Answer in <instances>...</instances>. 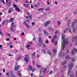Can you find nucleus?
Wrapping results in <instances>:
<instances>
[{
  "label": "nucleus",
  "mask_w": 77,
  "mask_h": 77,
  "mask_svg": "<svg viewBox=\"0 0 77 77\" xmlns=\"http://www.w3.org/2000/svg\"><path fill=\"white\" fill-rule=\"evenodd\" d=\"M29 20L28 19V20H26V22H27L28 23L29 22Z\"/></svg>",
  "instance_id": "obj_54"
},
{
  "label": "nucleus",
  "mask_w": 77,
  "mask_h": 77,
  "mask_svg": "<svg viewBox=\"0 0 77 77\" xmlns=\"http://www.w3.org/2000/svg\"><path fill=\"white\" fill-rule=\"evenodd\" d=\"M26 26L27 27V28H28V29H29V28H30V26H29L28 24H26Z\"/></svg>",
  "instance_id": "obj_34"
},
{
  "label": "nucleus",
  "mask_w": 77,
  "mask_h": 77,
  "mask_svg": "<svg viewBox=\"0 0 77 77\" xmlns=\"http://www.w3.org/2000/svg\"><path fill=\"white\" fill-rule=\"evenodd\" d=\"M32 72H34V71H35V69H32Z\"/></svg>",
  "instance_id": "obj_53"
},
{
  "label": "nucleus",
  "mask_w": 77,
  "mask_h": 77,
  "mask_svg": "<svg viewBox=\"0 0 77 77\" xmlns=\"http://www.w3.org/2000/svg\"><path fill=\"white\" fill-rule=\"evenodd\" d=\"M21 59V56H20L19 57H18L16 59V60H20V59Z\"/></svg>",
  "instance_id": "obj_18"
},
{
  "label": "nucleus",
  "mask_w": 77,
  "mask_h": 77,
  "mask_svg": "<svg viewBox=\"0 0 77 77\" xmlns=\"http://www.w3.org/2000/svg\"><path fill=\"white\" fill-rule=\"evenodd\" d=\"M58 3H57V2H55V5H57V4Z\"/></svg>",
  "instance_id": "obj_64"
},
{
  "label": "nucleus",
  "mask_w": 77,
  "mask_h": 77,
  "mask_svg": "<svg viewBox=\"0 0 77 77\" xmlns=\"http://www.w3.org/2000/svg\"><path fill=\"white\" fill-rule=\"evenodd\" d=\"M48 29L49 31H51V28L49 27L48 28Z\"/></svg>",
  "instance_id": "obj_37"
},
{
  "label": "nucleus",
  "mask_w": 77,
  "mask_h": 77,
  "mask_svg": "<svg viewBox=\"0 0 77 77\" xmlns=\"http://www.w3.org/2000/svg\"><path fill=\"white\" fill-rule=\"evenodd\" d=\"M2 2L4 3V4H5V1H4V0H2Z\"/></svg>",
  "instance_id": "obj_60"
},
{
  "label": "nucleus",
  "mask_w": 77,
  "mask_h": 77,
  "mask_svg": "<svg viewBox=\"0 0 77 77\" xmlns=\"http://www.w3.org/2000/svg\"><path fill=\"white\" fill-rule=\"evenodd\" d=\"M74 66V64L72 63H71L69 64V65L68 66V68L69 69H72V68Z\"/></svg>",
  "instance_id": "obj_8"
},
{
  "label": "nucleus",
  "mask_w": 77,
  "mask_h": 77,
  "mask_svg": "<svg viewBox=\"0 0 77 77\" xmlns=\"http://www.w3.org/2000/svg\"><path fill=\"white\" fill-rule=\"evenodd\" d=\"M13 10H14V9L13 8H10L8 10V13H11L12 11H13Z\"/></svg>",
  "instance_id": "obj_11"
},
{
  "label": "nucleus",
  "mask_w": 77,
  "mask_h": 77,
  "mask_svg": "<svg viewBox=\"0 0 77 77\" xmlns=\"http://www.w3.org/2000/svg\"><path fill=\"white\" fill-rule=\"evenodd\" d=\"M7 35H8L9 36H11V35L10 34H8Z\"/></svg>",
  "instance_id": "obj_59"
},
{
  "label": "nucleus",
  "mask_w": 77,
  "mask_h": 77,
  "mask_svg": "<svg viewBox=\"0 0 77 77\" xmlns=\"http://www.w3.org/2000/svg\"><path fill=\"white\" fill-rule=\"evenodd\" d=\"M54 39H52V43H54Z\"/></svg>",
  "instance_id": "obj_58"
},
{
  "label": "nucleus",
  "mask_w": 77,
  "mask_h": 77,
  "mask_svg": "<svg viewBox=\"0 0 77 77\" xmlns=\"http://www.w3.org/2000/svg\"><path fill=\"white\" fill-rule=\"evenodd\" d=\"M44 48L45 47H46V45H45V43L43 44V46Z\"/></svg>",
  "instance_id": "obj_44"
},
{
  "label": "nucleus",
  "mask_w": 77,
  "mask_h": 77,
  "mask_svg": "<svg viewBox=\"0 0 77 77\" xmlns=\"http://www.w3.org/2000/svg\"><path fill=\"white\" fill-rule=\"evenodd\" d=\"M66 63H67V61H65L64 62H62L61 63V65H65Z\"/></svg>",
  "instance_id": "obj_21"
},
{
  "label": "nucleus",
  "mask_w": 77,
  "mask_h": 77,
  "mask_svg": "<svg viewBox=\"0 0 77 77\" xmlns=\"http://www.w3.org/2000/svg\"><path fill=\"white\" fill-rule=\"evenodd\" d=\"M20 66H18L17 65V63H16V65H15V68H14V70L15 71H18L19 70V67H20Z\"/></svg>",
  "instance_id": "obj_5"
},
{
  "label": "nucleus",
  "mask_w": 77,
  "mask_h": 77,
  "mask_svg": "<svg viewBox=\"0 0 77 77\" xmlns=\"http://www.w3.org/2000/svg\"><path fill=\"white\" fill-rule=\"evenodd\" d=\"M74 74L70 75V77H74Z\"/></svg>",
  "instance_id": "obj_49"
},
{
  "label": "nucleus",
  "mask_w": 77,
  "mask_h": 77,
  "mask_svg": "<svg viewBox=\"0 0 77 77\" xmlns=\"http://www.w3.org/2000/svg\"><path fill=\"white\" fill-rule=\"evenodd\" d=\"M32 15H29L28 18H30V20H32Z\"/></svg>",
  "instance_id": "obj_29"
},
{
  "label": "nucleus",
  "mask_w": 77,
  "mask_h": 77,
  "mask_svg": "<svg viewBox=\"0 0 77 77\" xmlns=\"http://www.w3.org/2000/svg\"><path fill=\"white\" fill-rule=\"evenodd\" d=\"M13 6H14V8H17L18 7H17V5H16L15 4H14V5H13Z\"/></svg>",
  "instance_id": "obj_39"
},
{
  "label": "nucleus",
  "mask_w": 77,
  "mask_h": 77,
  "mask_svg": "<svg viewBox=\"0 0 77 77\" xmlns=\"http://www.w3.org/2000/svg\"><path fill=\"white\" fill-rule=\"evenodd\" d=\"M10 5H11V2H10L8 3V6H10Z\"/></svg>",
  "instance_id": "obj_43"
},
{
  "label": "nucleus",
  "mask_w": 77,
  "mask_h": 77,
  "mask_svg": "<svg viewBox=\"0 0 77 77\" xmlns=\"http://www.w3.org/2000/svg\"><path fill=\"white\" fill-rule=\"evenodd\" d=\"M65 56V54L62 52H60V53L58 54V56L60 57H62L63 56Z\"/></svg>",
  "instance_id": "obj_6"
},
{
  "label": "nucleus",
  "mask_w": 77,
  "mask_h": 77,
  "mask_svg": "<svg viewBox=\"0 0 77 77\" xmlns=\"http://www.w3.org/2000/svg\"><path fill=\"white\" fill-rule=\"evenodd\" d=\"M58 26H60V23L61 22L60 21H58Z\"/></svg>",
  "instance_id": "obj_40"
},
{
  "label": "nucleus",
  "mask_w": 77,
  "mask_h": 77,
  "mask_svg": "<svg viewBox=\"0 0 77 77\" xmlns=\"http://www.w3.org/2000/svg\"><path fill=\"white\" fill-rule=\"evenodd\" d=\"M53 73V71H50L49 73V74H52Z\"/></svg>",
  "instance_id": "obj_47"
},
{
  "label": "nucleus",
  "mask_w": 77,
  "mask_h": 77,
  "mask_svg": "<svg viewBox=\"0 0 77 77\" xmlns=\"http://www.w3.org/2000/svg\"><path fill=\"white\" fill-rule=\"evenodd\" d=\"M0 35H1L2 36L3 35V34H2V32L1 31H0Z\"/></svg>",
  "instance_id": "obj_56"
},
{
  "label": "nucleus",
  "mask_w": 77,
  "mask_h": 77,
  "mask_svg": "<svg viewBox=\"0 0 77 77\" xmlns=\"http://www.w3.org/2000/svg\"><path fill=\"white\" fill-rule=\"evenodd\" d=\"M32 57L33 58V57H36V53H34L33 54H32Z\"/></svg>",
  "instance_id": "obj_19"
},
{
  "label": "nucleus",
  "mask_w": 77,
  "mask_h": 77,
  "mask_svg": "<svg viewBox=\"0 0 77 77\" xmlns=\"http://www.w3.org/2000/svg\"><path fill=\"white\" fill-rule=\"evenodd\" d=\"M75 77H77V71L75 72Z\"/></svg>",
  "instance_id": "obj_42"
},
{
  "label": "nucleus",
  "mask_w": 77,
  "mask_h": 77,
  "mask_svg": "<svg viewBox=\"0 0 77 77\" xmlns=\"http://www.w3.org/2000/svg\"><path fill=\"white\" fill-rule=\"evenodd\" d=\"M69 33H72V31H71V29H69Z\"/></svg>",
  "instance_id": "obj_33"
},
{
  "label": "nucleus",
  "mask_w": 77,
  "mask_h": 77,
  "mask_svg": "<svg viewBox=\"0 0 77 77\" xmlns=\"http://www.w3.org/2000/svg\"><path fill=\"white\" fill-rule=\"evenodd\" d=\"M71 60L73 62L75 61V58L74 57H72L71 59Z\"/></svg>",
  "instance_id": "obj_22"
},
{
  "label": "nucleus",
  "mask_w": 77,
  "mask_h": 77,
  "mask_svg": "<svg viewBox=\"0 0 77 77\" xmlns=\"http://www.w3.org/2000/svg\"><path fill=\"white\" fill-rule=\"evenodd\" d=\"M77 35L76 37H72V42H77Z\"/></svg>",
  "instance_id": "obj_7"
},
{
  "label": "nucleus",
  "mask_w": 77,
  "mask_h": 77,
  "mask_svg": "<svg viewBox=\"0 0 77 77\" xmlns=\"http://www.w3.org/2000/svg\"><path fill=\"white\" fill-rule=\"evenodd\" d=\"M76 51H77V49L75 48H74L73 51H72V55H73L74 54H75V53H76Z\"/></svg>",
  "instance_id": "obj_10"
},
{
  "label": "nucleus",
  "mask_w": 77,
  "mask_h": 77,
  "mask_svg": "<svg viewBox=\"0 0 77 77\" xmlns=\"http://www.w3.org/2000/svg\"><path fill=\"white\" fill-rule=\"evenodd\" d=\"M36 66L37 68H41L42 66L40 65H37Z\"/></svg>",
  "instance_id": "obj_31"
},
{
  "label": "nucleus",
  "mask_w": 77,
  "mask_h": 77,
  "mask_svg": "<svg viewBox=\"0 0 77 77\" xmlns=\"http://www.w3.org/2000/svg\"><path fill=\"white\" fill-rule=\"evenodd\" d=\"M10 72L11 74V75H13V74H14V72H13V71L12 70H11L10 71Z\"/></svg>",
  "instance_id": "obj_26"
},
{
  "label": "nucleus",
  "mask_w": 77,
  "mask_h": 77,
  "mask_svg": "<svg viewBox=\"0 0 77 77\" xmlns=\"http://www.w3.org/2000/svg\"><path fill=\"white\" fill-rule=\"evenodd\" d=\"M15 9L16 10L17 12H19L21 11V10H20V9L18 7H16V8H15Z\"/></svg>",
  "instance_id": "obj_13"
},
{
  "label": "nucleus",
  "mask_w": 77,
  "mask_h": 77,
  "mask_svg": "<svg viewBox=\"0 0 77 77\" xmlns=\"http://www.w3.org/2000/svg\"><path fill=\"white\" fill-rule=\"evenodd\" d=\"M51 22V21H47L46 23H45V25H44V26L45 27H47L49 24H50V23Z\"/></svg>",
  "instance_id": "obj_9"
},
{
  "label": "nucleus",
  "mask_w": 77,
  "mask_h": 77,
  "mask_svg": "<svg viewBox=\"0 0 77 77\" xmlns=\"http://www.w3.org/2000/svg\"><path fill=\"white\" fill-rule=\"evenodd\" d=\"M71 71L70 70L68 72V75H70L71 74Z\"/></svg>",
  "instance_id": "obj_28"
},
{
  "label": "nucleus",
  "mask_w": 77,
  "mask_h": 77,
  "mask_svg": "<svg viewBox=\"0 0 77 77\" xmlns=\"http://www.w3.org/2000/svg\"><path fill=\"white\" fill-rule=\"evenodd\" d=\"M6 75H7V77H9L10 76V75H9V73L8 72H7L6 73Z\"/></svg>",
  "instance_id": "obj_23"
},
{
  "label": "nucleus",
  "mask_w": 77,
  "mask_h": 77,
  "mask_svg": "<svg viewBox=\"0 0 77 77\" xmlns=\"http://www.w3.org/2000/svg\"><path fill=\"white\" fill-rule=\"evenodd\" d=\"M77 23V20H75L74 22L72 23L71 27L72 28V32H73V33H75V32H76V30L75 29V28L74 27L75 26L74 24H75V23Z\"/></svg>",
  "instance_id": "obj_2"
},
{
  "label": "nucleus",
  "mask_w": 77,
  "mask_h": 77,
  "mask_svg": "<svg viewBox=\"0 0 77 77\" xmlns=\"http://www.w3.org/2000/svg\"><path fill=\"white\" fill-rule=\"evenodd\" d=\"M4 24H5V21H3L2 23V25H4Z\"/></svg>",
  "instance_id": "obj_63"
},
{
  "label": "nucleus",
  "mask_w": 77,
  "mask_h": 77,
  "mask_svg": "<svg viewBox=\"0 0 77 77\" xmlns=\"http://www.w3.org/2000/svg\"><path fill=\"white\" fill-rule=\"evenodd\" d=\"M32 63L33 65H36V62H33Z\"/></svg>",
  "instance_id": "obj_50"
},
{
  "label": "nucleus",
  "mask_w": 77,
  "mask_h": 77,
  "mask_svg": "<svg viewBox=\"0 0 77 77\" xmlns=\"http://www.w3.org/2000/svg\"><path fill=\"white\" fill-rule=\"evenodd\" d=\"M71 20L70 19H69L68 21H67V25L68 26H69V24H70L71 23Z\"/></svg>",
  "instance_id": "obj_16"
},
{
  "label": "nucleus",
  "mask_w": 77,
  "mask_h": 77,
  "mask_svg": "<svg viewBox=\"0 0 77 77\" xmlns=\"http://www.w3.org/2000/svg\"><path fill=\"white\" fill-rule=\"evenodd\" d=\"M10 30H11V32H14V31H15V30H14V29H11Z\"/></svg>",
  "instance_id": "obj_38"
},
{
  "label": "nucleus",
  "mask_w": 77,
  "mask_h": 77,
  "mask_svg": "<svg viewBox=\"0 0 77 77\" xmlns=\"http://www.w3.org/2000/svg\"><path fill=\"white\" fill-rule=\"evenodd\" d=\"M34 7H38V5H36V4H35L34 5Z\"/></svg>",
  "instance_id": "obj_52"
},
{
  "label": "nucleus",
  "mask_w": 77,
  "mask_h": 77,
  "mask_svg": "<svg viewBox=\"0 0 77 77\" xmlns=\"http://www.w3.org/2000/svg\"><path fill=\"white\" fill-rule=\"evenodd\" d=\"M39 42H38V45L39 46H41L42 45V38H41V37H39Z\"/></svg>",
  "instance_id": "obj_4"
},
{
  "label": "nucleus",
  "mask_w": 77,
  "mask_h": 77,
  "mask_svg": "<svg viewBox=\"0 0 77 77\" xmlns=\"http://www.w3.org/2000/svg\"><path fill=\"white\" fill-rule=\"evenodd\" d=\"M48 54L50 55H51V52L50 51H48Z\"/></svg>",
  "instance_id": "obj_25"
},
{
  "label": "nucleus",
  "mask_w": 77,
  "mask_h": 77,
  "mask_svg": "<svg viewBox=\"0 0 77 77\" xmlns=\"http://www.w3.org/2000/svg\"><path fill=\"white\" fill-rule=\"evenodd\" d=\"M42 52H43L44 53H46V51H45V50L44 49H42Z\"/></svg>",
  "instance_id": "obj_27"
},
{
  "label": "nucleus",
  "mask_w": 77,
  "mask_h": 77,
  "mask_svg": "<svg viewBox=\"0 0 77 77\" xmlns=\"http://www.w3.org/2000/svg\"><path fill=\"white\" fill-rule=\"evenodd\" d=\"M45 71H46V69H44V72H45Z\"/></svg>",
  "instance_id": "obj_61"
},
{
  "label": "nucleus",
  "mask_w": 77,
  "mask_h": 77,
  "mask_svg": "<svg viewBox=\"0 0 77 77\" xmlns=\"http://www.w3.org/2000/svg\"><path fill=\"white\" fill-rule=\"evenodd\" d=\"M43 32L45 35H48V32L46 31V30H44Z\"/></svg>",
  "instance_id": "obj_12"
},
{
  "label": "nucleus",
  "mask_w": 77,
  "mask_h": 77,
  "mask_svg": "<svg viewBox=\"0 0 77 77\" xmlns=\"http://www.w3.org/2000/svg\"><path fill=\"white\" fill-rule=\"evenodd\" d=\"M45 43H46V44L48 43V40H46L45 42Z\"/></svg>",
  "instance_id": "obj_55"
},
{
  "label": "nucleus",
  "mask_w": 77,
  "mask_h": 77,
  "mask_svg": "<svg viewBox=\"0 0 77 77\" xmlns=\"http://www.w3.org/2000/svg\"><path fill=\"white\" fill-rule=\"evenodd\" d=\"M62 39L63 42H62L61 48L62 50H63L65 47V44H68V39L65 38V35L64 33H62Z\"/></svg>",
  "instance_id": "obj_1"
},
{
  "label": "nucleus",
  "mask_w": 77,
  "mask_h": 77,
  "mask_svg": "<svg viewBox=\"0 0 77 77\" xmlns=\"http://www.w3.org/2000/svg\"><path fill=\"white\" fill-rule=\"evenodd\" d=\"M37 5H38L39 6H40V5H41V3H37Z\"/></svg>",
  "instance_id": "obj_41"
},
{
  "label": "nucleus",
  "mask_w": 77,
  "mask_h": 77,
  "mask_svg": "<svg viewBox=\"0 0 77 77\" xmlns=\"http://www.w3.org/2000/svg\"><path fill=\"white\" fill-rule=\"evenodd\" d=\"M18 75H19L20 77H21V74L20 73H18Z\"/></svg>",
  "instance_id": "obj_36"
},
{
  "label": "nucleus",
  "mask_w": 77,
  "mask_h": 77,
  "mask_svg": "<svg viewBox=\"0 0 77 77\" xmlns=\"http://www.w3.org/2000/svg\"><path fill=\"white\" fill-rule=\"evenodd\" d=\"M50 9V8L49 7H48V8H46L45 10L46 11H48Z\"/></svg>",
  "instance_id": "obj_24"
},
{
  "label": "nucleus",
  "mask_w": 77,
  "mask_h": 77,
  "mask_svg": "<svg viewBox=\"0 0 77 77\" xmlns=\"http://www.w3.org/2000/svg\"><path fill=\"white\" fill-rule=\"evenodd\" d=\"M54 45H57V42H56L54 44Z\"/></svg>",
  "instance_id": "obj_48"
},
{
  "label": "nucleus",
  "mask_w": 77,
  "mask_h": 77,
  "mask_svg": "<svg viewBox=\"0 0 77 77\" xmlns=\"http://www.w3.org/2000/svg\"><path fill=\"white\" fill-rule=\"evenodd\" d=\"M44 9L43 8H39L38 9V11H42V12H43L44 11Z\"/></svg>",
  "instance_id": "obj_15"
},
{
  "label": "nucleus",
  "mask_w": 77,
  "mask_h": 77,
  "mask_svg": "<svg viewBox=\"0 0 77 77\" xmlns=\"http://www.w3.org/2000/svg\"><path fill=\"white\" fill-rule=\"evenodd\" d=\"M14 20V18H11L10 21H11V22H12Z\"/></svg>",
  "instance_id": "obj_30"
},
{
  "label": "nucleus",
  "mask_w": 77,
  "mask_h": 77,
  "mask_svg": "<svg viewBox=\"0 0 77 77\" xmlns=\"http://www.w3.org/2000/svg\"><path fill=\"white\" fill-rule=\"evenodd\" d=\"M51 31H54V29L53 28L51 29Z\"/></svg>",
  "instance_id": "obj_51"
},
{
  "label": "nucleus",
  "mask_w": 77,
  "mask_h": 77,
  "mask_svg": "<svg viewBox=\"0 0 77 77\" xmlns=\"http://www.w3.org/2000/svg\"><path fill=\"white\" fill-rule=\"evenodd\" d=\"M6 23H11V20H9L8 19L7 20H6Z\"/></svg>",
  "instance_id": "obj_32"
},
{
  "label": "nucleus",
  "mask_w": 77,
  "mask_h": 77,
  "mask_svg": "<svg viewBox=\"0 0 77 77\" xmlns=\"http://www.w3.org/2000/svg\"><path fill=\"white\" fill-rule=\"evenodd\" d=\"M77 11H75L73 13L74 15L76 14H77Z\"/></svg>",
  "instance_id": "obj_45"
},
{
  "label": "nucleus",
  "mask_w": 77,
  "mask_h": 77,
  "mask_svg": "<svg viewBox=\"0 0 77 77\" xmlns=\"http://www.w3.org/2000/svg\"><path fill=\"white\" fill-rule=\"evenodd\" d=\"M65 57L66 59H70V57H69V55L67 54H66L65 55Z\"/></svg>",
  "instance_id": "obj_14"
},
{
  "label": "nucleus",
  "mask_w": 77,
  "mask_h": 77,
  "mask_svg": "<svg viewBox=\"0 0 77 77\" xmlns=\"http://www.w3.org/2000/svg\"><path fill=\"white\" fill-rule=\"evenodd\" d=\"M28 68H29V69H30V70H32V69H33V67H32V66L31 65H29L28 66Z\"/></svg>",
  "instance_id": "obj_20"
},
{
  "label": "nucleus",
  "mask_w": 77,
  "mask_h": 77,
  "mask_svg": "<svg viewBox=\"0 0 77 77\" xmlns=\"http://www.w3.org/2000/svg\"><path fill=\"white\" fill-rule=\"evenodd\" d=\"M56 52H57V51H56L55 49L53 50V54L54 55L56 54Z\"/></svg>",
  "instance_id": "obj_17"
},
{
  "label": "nucleus",
  "mask_w": 77,
  "mask_h": 77,
  "mask_svg": "<svg viewBox=\"0 0 77 77\" xmlns=\"http://www.w3.org/2000/svg\"><path fill=\"white\" fill-rule=\"evenodd\" d=\"M56 38V35H55V36L53 37L54 39H55Z\"/></svg>",
  "instance_id": "obj_62"
},
{
  "label": "nucleus",
  "mask_w": 77,
  "mask_h": 77,
  "mask_svg": "<svg viewBox=\"0 0 77 77\" xmlns=\"http://www.w3.org/2000/svg\"><path fill=\"white\" fill-rule=\"evenodd\" d=\"M29 55H26L25 56L26 57L25 58V60L26 62L27 63H28V62L29 60Z\"/></svg>",
  "instance_id": "obj_3"
},
{
  "label": "nucleus",
  "mask_w": 77,
  "mask_h": 77,
  "mask_svg": "<svg viewBox=\"0 0 77 77\" xmlns=\"http://www.w3.org/2000/svg\"><path fill=\"white\" fill-rule=\"evenodd\" d=\"M10 76H11V77H16L15 76V75H11Z\"/></svg>",
  "instance_id": "obj_35"
},
{
  "label": "nucleus",
  "mask_w": 77,
  "mask_h": 77,
  "mask_svg": "<svg viewBox=\"0 0 77 77\" xmlns=\"http://www.w3.org/2000/svg\"><path fill=\"white\" fill-rule=\"evenodd\" d=\"M66 51H67V53H69V51H68V50L66 49Z\"/></svg>",
  "instance_id": "obj_57"
},
{
  "label": "nucleus",
  "mask_w": 77,
  "mask_h": 77,
  "mask_svg": "<svg viewBox=\"0 0 77 77\" xmlns=\"http://www.w3.org/2000/svg\"><path fill=\"white\" fill-rule=\"evenodd\" d=\"M27 48H28V49H29V48H28V47H30V45H27L26 46Z\"/></svg>",
  "instance_id": "obj_46"
}]
</instances>
